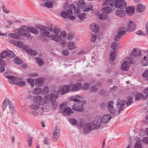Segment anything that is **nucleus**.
<instances>
[{
  "mask_svg": "<svg viewBox=\"0 0 148 148\" xmlns=\"http://www.w3.org/2000/svg\"><path fill=\"white\" fill-rule=\"evenodd\" d=\"M18 78L17 77L11 75L9 77V78L8 79V82L11 84H16Z\"/></svg>",
  "mask_w": 148,
  "mask_h": 148,
  "instance_id": "nucleus-28",
  "label": "nucleus"
},
{
  "mask_svg": "<svg viewBox=\"0 0 148 148\" xmlns=\"http://www.w3.org/2000/svg\"><path fill=\"white\" fill-rule=\"evenodd\" d=\"M49 31L44 29H40V34L41 36H39L38 38L39 40H42L44 42H47L45 38L43 36L48 37L50 40L57 42L61 41L62 38H65L66 32L64 30L60 32V29L57 28L53 29L52 27L49 28Z\"/></svg>",
  "mask_w": 148,
  "mask_h": 148,
  "instance_id": "nucleus-2",
  "label": "nucleus"
},
{
  "mask_svg": "<svg viewBox=\"0 0 148 148\" xmlns=\"http://www.w3.org/2000/svg\"><path fill=\"white\" fill-rule=\"evenodd\" d=\"M28 32H29L35 35H37L39 33L38 31L35 28L33 27H29L27 29Z\"/></svg>",
  "mask_w": 148,
  "mask_h": 148,
  "instance_id": "nucleus-37",
  "label": "nucleus"
},
{
  "mask_svg": "<svg viewBox=\"0 0 148 148\" xmlns=\"http://www.w3.org/2000/svg\"><path fill=\"white\" fill-rule=\"evenodd\" d=\"M10 72L9 71H8V72L6 71L3 73V75L6 78L8 79L9 78V77H10L11 75H10Z\"/></svg>",
  "mask_w": 148,
  "mask_h": 148,
  "instance_id": "nucleus-54",
  "label": "nucleus"
},
{
  "mask_svg": "<svg viewBox=\"0 0 148 148\" xmlns=\"http://www.w3.org/2000/svg\"><path fill=\"white\" fill-rule=\"evenodd\" d=\"M49 88L47 87H45L42 90V95H44L46 93H47L49 91Z\"/></svg>",
  "mask_w": 148,
  "mask_h": 148,
  "instance_id": "nucleus-56",
  "label": "nucleus"
},
{
  "mask_svg": "<svg viewBox=\"0 0 148 148\" xmlns=\"http://www.w3.org/2000/svg\"><path fill=\"white\" fill-rule=\"evenodd\" d=\"M14 62L16 64H20L22 62V60L16 57L14 59Z\"/></svg>",
  "mask_w": 148,
  "mask_h": 148,
  "instance_id": "nucleus-49",
  "label": "nucleus"
},
{
  "mask_svg": "<svg viewBox=\"0 0 148 148\" xmlns=\"http://www.w3.org/2000/svg\"><path fill=\"white\" fill-rule=\"evenodd\" d=\"M91 123L96 130L98 129L101 126L102 123L101 117L99 116H96Z\"/></svg>",
  "mask_w": 148,
  "mask_h": 148,
  "instance_id": "nucleus-10",
  "label": "nucleus"
},
{
  "mask_svg": "<svg viewBox=\"0 0 148 148\" xmlns=\"http://www.w3.org/2000/svg\"><path fill=\"white\" fill-rule=\"evenodd\" d=\"M126 101H124L123 100L118 99L116 103V106H118L119 110L118 113L119 114L123 110L124 105L126 103Z\"/></svg>",
  "mask_w": 148,
  "mask_h": 148,
  "instance_id": "nucleus-15",
  "label": "nucleus"
},
{
  "mask_svg": "<svg viewBox=\"0 0 148 148\" xmlns=\"http://www.w3.org/2000/svg\"><path fill=\"white\" fill-rule=\"evenodd\" d=\"M59 94V92L56 90L53 91L50 95H45L43 97L41 96H35L33 98V102L42 106V112H40V115H44L45 112L50 110L51 107L49 102L54 109L56 108L58 103L56 100Z\"/></svg>",
  "mask_w": 148,
  "mask_h": 148,
  "instance_id": "nucleus-1",
  "label": "nucleus"
},
{
  "mask_svg": "<svg viewBox=\"0 0 148 148\" xmlns=\"http://www.w3.org/2000/svg\"><path fill=\"white\" fill-rule=\"evenodd\" d=\"M36 60L39 65L42 66L43 65V61L41 59L38 58L36 59Z\"/></svg>",
  "mask_w": 148,
  "mask_h": 148,
  "instance_id": "nucleus-55",
  "label": "nucleus"
},
{
  "mask_svg": "<svg viewBox=\"0 0 148 148\" xmlns=\"http://www.w3.org/2000/svg\"><path fill=\"white\" fill-rule=\"evenodd\" d=\"M68 48L69 50H73L76 49L77 46L74 42L70 41L68 43Z\"/></svg>",
  "mask_w": 148,
  "mask_h": 148,
  "instance_id": "nucleus-31",
  "label": "nucleus"
},
{
  "mask_svg": "<svg viewBox=\"0 0 148 148\" xmlns=\"http://www.w3.org/2000/svg\"><path fill=\"white\" fill-rule=\"evenodd\" d=\"M97 36L95 34H92L91 36L90 41L91 42H94L96 39Z\"/></svg>",
  "mask_w": 148,
  "mask_h": 148,
  "instance_id": "nucleus-58",
  "label": "nucleus"
},
{
  "mask_svg": "<svg viewBox=\"0 0 148 148\" xmlns=\"http://www.w3.org/2000/svg\"><path fill=\"white\" fill-rule=\"evenodd\" d=\"M72 6L70 7L69 9L66 11H63L61 12L60 15L63 18H67L73 20L75 19V16L72 15V11L71 8Z\"/></svg>",
  "mask_w": 148,
  "mask_h": 148,
  "instance_id": "nucleus-9",
  "label": "nucleus"
},
{
  "mask_svg": "<svg viewBox=\"0 0 148 148\" xmlns=\"http://www.w3.org/2000/svg\"><path fill=\"white\" fill-rule=\"evenodd\" d=\"M7 114L10 113L12 115H14L15 112V108L14 105L11 103V104L8 106V109L7 110Z\"/></svg>",
  "mask_w": 148,
  "mask_h": 148,
  "instance_id": "nucleus-22",
  "label": "nucleus"
},
{
  "mask_svg": "<svg viewBox=\"0 0 148 148\" xmlns=\"http://www.w3.org/2000/svg\"><path fill=\"white\" fill-rule=\"evenodd\" d=\"M132 63V61L128 57L125 58L121 65V69L124 71H127L130 67V64Z\"/></svg>",
  "mask_w": 148,
  "mask_h": 148,
  "instance_id": "nucleus-7",
  "label": "nucleus"
},
{
  "mask_svg": "<svg viewBox=\"0 0 148 148\" xmlns=\"http://www.w3.org/2000/svg\"><path fill=\"white\" fill-rule=\"evenodd\" d=\"M133 102V98L132 97H130L128 99L127 103V106H128L132 104Z\"/></svg>",
  "mask_w": 148,
  "mask_h": 148,
  "instance_id": "nucleus-59",
  "label": "nucleus"
},
{
  "mask_svg": "<svg viewBox=\"0 0 148 148\" xmlns=\"http://www.w3.org/2000/svg\"><path fill=\"white\" fill-rule=\"evenodd\" d=\"M10 42L14 45L18 46L21 47H23V42L18 41H16L14 40H10Z\"/></svg>",
  "mask_w": 148,
  "mask_h": 148,
  "instance_id": "nucleus-29",
  "label": "nucleus"
},
{
  "mask_svg": "<svg viewBox=\"0 0 148 148\" xmlns=\"http://www.w3.org/2000/svg\"><path fill=\"white\" fill-rule=\"evenodd\" d=\"M115 14L117 16L122 18L126 15V11L123 10H117L115 12Z\"/></svg>",
  "mask_w": 148,
  "mask_h": 148,
  "instance_id": "nucleus-25",
  "label": "nucleus"
},
{
  "mask_svg": "<svg viewBox=\"0 0 148 148\" xmlns=\"http://www.w3.org/2000/svg\"><path fill=\"white\" fill-rule=\"evenodd\" d=\"M91 30L93 32H97L99 31V28L98 25L95 23H92L90 25Z\"/></svg>",
  "mask_w": 148,
  "mask_h": 148,
  "instance_id": "nucleus-24",
  "label": "nucleus"
},
{
  "mask_svg": "<svg viewBox=\"0 0 148 148\" xmlns=\"http://www.w3.org/2000/svg\"><path fill=\"white\" fill-rule=\"evenodd\" d=\"M91 122L86 123L84 126V133L85 134H87L90 132L92 130H96Z\"/></svg>",
  "mask_w": 148,
  "mask_h": 148,
  "instance_id": "nucleus-13",
  "label": "nucleus"
},
{
  "mask_svg": "<svg viewBox=\"0 0 148 148\" xmlns=\"http://www.w3.org/2000/svg\"><path fill=\"white\" fill-rule=\"evenodd\" d=\"M26 82L25 81H22L21 78H18L16 84L21 87H23L25 86L26 85Z\"/></svg>",
  "mask_w": 148,
  "mask_h": 148,
  "instance_id": "nucleus-38",
  "label": "nucleus"
},
{
  "mask_svg": "<svg viewBox=\"0 0 148 148\" xmlns=\"http://www.w3.org/2000/svg\"><path fill=\"white\" fill-rule=\"evenodd\" d=\"M93 5L92 4H90L89 6H88L86 8L84 9L83 10V11L85 12H87L93 10Z\"/></svg>",
  "mask_w": 148,
  "mask_h": 148,
  "instance_id": "nucleus-47",
  "label": "nucleus"
},
{
  "mask_svg": "<svg viewBox=\"0 0 148 148\" xmlns=\"http://www.w3.org/2000/svg\"><path fill=\"white\" fill-rule=\"evenodd\" d=\"M144 93L146 95L145 97H148V87L145 88L143 91Z\"/></svg>",
  "mask_w": 148,
  "mask_h": 148,
  "instance_id": "nucleus-62",
  "label": "nucleus"
},
{
  "mask_svg": "<svg viewBox=\"0 0 148 148\" xmlns=\"http://www.w3.org/2000/svg\"><path fill=\"white\" fill-rule=\"evenodd\" d=\"M32 92L35 95H39L40 94H42V90L40 88H36L32 90Z\"/></svg>",
  "mask_w": 148,
  "mask_h": 148,
  "instance_id": "nucleus-36",
  "label": "nucleus"
},
{
  "mask_svg": "<svg viewBox=\"0 0 148 148\" xmlns=\"http://www.w3.org/2000/svg\"><path fill=\"white\" fill-rule=\"evenodd\" d=\"M141 55V52L140 50L138 49H134L131 52L132 58H137Z\"/></svg>",
  "mask_w": 148,
  "mask_h": 148,
  "instance_id": "nucleus-17",
  "label": "nucleus"
},
{
  "mask_svg": "<svg viewBox=\"0 0 148 148\" xmlns=\"http://www.w3.org/2000/svg\"><path fill=\"white\" fill-rule=\"evenodd\" d=\"M85 103V101H83L76 102L73 107V109L77 111H80L84 108V106Z\"/></svg>",
  "mask_w": 148,
  "mask_h": 148,
  "instance_id": "nucleus-12",
  "label": "nucleus"
},
{
  "mask_svg": "<svg viewBox=\"0 0 148 148\" xmlns=\"http://www.w3.org/2000/svg\"><path fill=\"white\" fill-rule=\"evenodd\" d=\"M148 76V69L145 71L142 74V76L143 77H147Z\"/></svg>",
  "mask_w": 148,
  "mask_h": 148,
  "instance_id": "nucleus-64",
  "label": "nucleus"
},
{
  "mask_svg": "<svg viewBox=\"0 0 148 148\" xmlns=\"http://www.w3.org/2000/svg\"><path fill=\"white\" fill-rule=\"evenodd\" d=\"M134 148H142L141 143L140 141L137 142L134 145Z\"/></svg>",
  "mask_w": 148,
  "mask_h": 148,
  "instance_id": "nucleus-52",
  "label": "nucleus"
},
{
  "mask_svg": "<svg viewBox=\"0 0 148 148\" xmlns=\"http://www.w3.org/2000/svg\"><path fill=\"white\" fill-rule=\"evenodd\" d=\"M35 85L37 87L41 86L43 84V78L41 77L38 79H35Z\"/></svg>",
  "mask_w": 148,
  "mask_h": 148,
  "instance_id": "nucleus-32",
  "label": "nucleus"
},
{
  "mask_svg": "<svg viewBox=\"0 0 148 148\" xmlns=\"http://www.w3.org/2000/svg\"><path fill=\"white\" fill-rule=\"evenodd\" d=\"M26 26H23L16 29V32L19 35L26 36L28 39H31L32 37L30 36V34L28 32Z\"/></svg>",
  "mask_w": 148,
  "mask_h": 148,
  "instance_id": "nucleus-8",
  "label": "nucleus"
},
{
  "mask_svg": "<svg viewBox=\"0 0 148 148\" xmlns=\"http://www.w3.org/2000/svg\"><path fill=\"white\" fill-rule=\"evenodd\" d=\"M60 112L65 116H70L73 112L72 109L68 106L67 103L64 102L60 105Z\"/></svg>",
  "mask_w": 148,
  "mask_h": 148,
  "instance_id": "nucleus-4",
  "label": "nucleus"
},
{
  "mask_svg": "<svg viewBox=\"0 0 148 148\" xmlns=\"http://www.w3.org/2000/svg\"><path fill=\"white\" fill-rule=\"evenodd\" d=\"M143 99V100L146 99V97L144 96L141 93H139L136 96V100L137 101L139 100Z\"/></svg>",
  "mask_w": 148,
  "mask_h": 148,
  "instance_id": "nucleus-41",
  "label": "nucleus"
},
{
  "mask_svg": "<svg viewBox=\"0 0 148 148\" xmlns=\"http://www.w3.org/2000/svg\"><path fill=\"white\" fill-rule=\"evenodd\" d=\"M145 9V6L140 4H138L136 7V10L137 12L139 13L143 12L144 11Z\"/></svg>",
  "mask_w": 148,
  "mask_h": 148,
  "instance_id": "nucleus-34",
  "label": "nucleus"
},
{
  "mask_svg": "<svg viewBox=\"0 0 148 148\" xmlns=\"http://www.w3.org/2000/svg\"><path fill=\"white\" fill-rule=\"evenodd\" d=\"M27 51V52L31 55H36L37 54V52L34 50L28 49Z\"/></svg>",
  "mask_w": 148,
  "mask_h": 148,
  "instance_id": "nucleus-46",
  "label": "nucleus"
},
{
  "mask_svg": "<svg viewBox=\"0 0 148 148\" xmlns=\"http://www.w3.org/2000/svg\"><path fill=\"white\" fill-rule=\"evenodd\" d=\"M8 51H3L1 54V57L3 59L6 58L8 56Z\"/></svg>",
  "mask_w": 148,
  "mask_h": 148,
  "instance_id": "nucleus-48",
  "label": "nucleus"
},
{
  "mask_svg": "<svg viewBox=\"0 0 148 148\" xmlns=\"http://www.w3.org/2000/svg\"><path fill=\"white\" fill-rule=\"evenodd\" d=\"M69 122L71 125H76L77 127L80 128H82L83 127L84 123V122L82 120L79 123H78L77 121L74 118L69 119Z\"/></svg>",
  "mask_w": 148,
  "mask_h": 148,
  "instance_id": "nucleus-14",
  "label": "nucleus"
},
{
  "mask_svg": "<svg viewBox=\"0 0 148 148\" xmlns=\"http://www.w3.org/2000/svg\"><path fill=\"white\" fill-rule=\"evenodd\" d=\"M86 14L85 13L80 14H79L78 15L79 18L81 21L84 20L86 17Z\"/></svg>",
  "mask_w": 148,
  "mask_h": 148,
  "instance_id": "nucleus-45",
  "label": "nucleus"
},
{
  "mask_svg": "<svg viewBox=\"0 0 148 148\" xmlns=\"http://www.w3.org/2000/svg\"><path fill=\"white\" fill-rule=\"evenodd\" d=\"M11 103L12 102L9 100L6 99H5L2 105L3 111H4L6 110L7 106L8 105L9 106V105L11 104Z\"/></svg>",
  "mask_w": 148,
  "mask_h": 148,
  "instance_id": "nucleus-27",
  "label": "nucleus"
},
{
  "mask_svg": "<svg viewBox=\"0 0 148 148\" xmlns=\"http://www.w3.org/2000/svg\"><path fill=\"white\" fill-rule=\"evenodd\" d=\"M98 18L100 20H105L108 18V15L103 14H98L97 15Z\"/></svg>",
  "mask_w": 148,
  "mask_h": 148,
  "instance_id": "nucleus-42",
  "label": "nucleus"
},
{
  "mask_svg": "<svg viewBox=\"0 0 148 148\" xmlns=\"http://www.w3.org/2000/svg\"><path fill=\"white\" fill-rule=\"evenodd\" d=\"M116 51L114 50H111L109 55V58L111 61H113L115 57V53Z\"/></svg>",
  "mask_w": 148,
  "mask_h": 148,
  "instance_id": "nucleus-39",
  "label": "nucleus"
},
{
  "mask_svg": "<svg viewBox=\"0 0 148 148\" xmlns=\"http://www.w3.org/2000/svg\"><path fill=\"white\" fill-rule=\"evenodd\" d=\"M145 32L148 36V21H147L145 26Z\"/></svg>",
  "mask_w": 148,
  "mask_h": 148,
  "instance_id": "nucleus-61",
  "label": "nucleus"
},
{
  "mask_svg": "<svg viewBox=\"0 0 148 148\" xmlns=\"http://www.w3.org/2000/svg\"><path fill=\"white\" fill-rule=\"evenodd\" d=\"M136 34L138 35H144V33L142 32V31L140 29L138 30L136 32Z\"/></svg>",
  "mask_w": 148,
  "mask_h": 148,
  "instance_id": "nucleus-63",
  "label": "nucleus"
},
{
  "mask_svg": "<svg viewBox=\"0 0 148 148\" xmlns=\"http://www.w3.org/2000/svg\"><path fill=\"white\" fill-rule=\"evenodd\" d=\"M115 9L116 8L120 9H125L127 7V4L124 0H111Z\"/></svg>",
  "mask_w": 148,
  "mask_h": 148,
  "instance_id": "nucleus-6",
  "label": "nucleus"
},
{
  "mask_svg": "<svg viewBox=\"0 0 148 148\" xmlns=\"http://www.w3.org/2000/svg\"><path fill=\"white\" fill-rule=\"evenodd\" d=\"M125 11H126V13L130 16H132L133 15L135 11V8H134L131 7H129L127 8Z\"/></svg>",
  "mask_w": 148,
  "mask_h": 148,
  "instance_id": "nucleus-26",
  "label": "nucleus"
},
{
  "mask_svg": "<svg viewBox=\"0 0 148 148\" xmlns=\"http://www.w3.org/2000/svg\"><path fill=\"white\" fill-rule=\"evenodd\" d=\"M70 85L71 91H76L80 89L82 87V84L81 83L71 84Z\"/></svg>",
  "mask_w": 148,
  "mask_h": 148,
  "instance_id": "nucleus-16",
  "label": "nucleus"
},
{
  "mask_svg": "<svg viewBox=\"0 0 148 148\" xmlns=\"http://www.w3.org/2000/svg\"><path fill=\"white\" fill-rule=\"evenodd\" d=\"M99 3H102V6H105L101 9V12L103 14L108 15L114 10L111 0H99Z\"/></svg>",
  "mask_w": 148,
  "mask_h": 148,
  "instance_id": "nucleus-3",
  "label": "nucleus"
},
{
  "mask_svg": "<svg viewBox=\"0 0 148 148\" xmlns=\"http://www.w3.org/2000/svg\"><path fill=\"white\" fill-rule=\"evenodd\" d=\"M8 56L9 58H12L15 56V55L14 52L10 50H8Z\"/></svg>",
  "mask_w": 148,
  "mask_h": 148,
  "instance_id": "nucleus-51",
  "label": "nucleus"
},
{
  "mask_svg": "<svg viewBox=\"0 0 148 148\" xmlns=\"http://www.w3.org/2000/svg\"><path fill=\"white\" fill-rule=\"evenodd\" d=\"M112 118L111 115L109 114H106L103 115L101 117L102 123H106L108 122Z\"/></svg>",
  "mask_w": 148,
  "mask_h": 148,
  "instance_id": "nucleus-20",
  "label": "nucleus"
},
{
  "mask_svg": "<svg viewBox=\"0 0 148 148\" xmlns=\"http://www.w3.org/2000/svg\"><path fill=\"white\" fill-rule=\"evenodd\" d=\"M127 31V28L124 27H122L119 29L118 34L119 35H120V36H122L125 34Z\"/></svg>",
  "mask_w": 148,
  "mask_h": 148,
  "instance_id": "nucleus-35",
  "label": "nucleus"
},
{
  "mask_svg": "<svg viewBox=\"0 0 148 148\" xmlns=\"http://www.w3.org/2000/svg\"><path fill=\"white\" fill-rule=\"evenodd\" d=\"M29 139L27 141V143L29 147H31L32 145V138L29 135L28 136Z\"/></svg>",
  "mask_w": 148,
  "mask_h": 148,
  "instance_id": "nucleus-53",
  "label": "nucleus"
},
{
  "mask_svg": "<svg viewBox=\"0 0 148 148\" xmlns=\"http://www.w3.org/2000/svg\"><path fill=\"white\" fill-rule=\"evenodd\" d=\"M70 85H65L63 87L59 90L60 92L62 95L71 91Z\"/></svg>",
  "mask_w": 148,
  "mask_h": 148,
  "instance_id": "nucleus-21",
  "label": "nucleus"
},
{
  "mask_svg": "<svg viewBox=\"0 0 148 148\" xmlns=\"http://www.w3.org/2000/svg\"><path fill=\"white\" fill-rule=\"evenodd\" d=\"M82 99V97L78 95H77L75 96L72 97L71 98L72 100L75 101L76 102L81 101L80 99Z\"/></svg>",
  "mask_w": 148,
  "mask_h": 148,
  "instance_id": "nucleus-40",
  "label": "nucleus"
},
{
  "mask_svg": "<svg viewBox=\"0 0 148 148\" xmlns=\"http://www.w3.org/2000/svg\"><path fill=\"white\" fill-rule=\"evenodd\" d=\"M60 131L58 127H56L53 133V138L55 141H57L59 138Z\"/></svg>",
  "mask_w": 148,
  "mask_h": 148,
  "instance_id": "nucleus-18",
  "label": "nucleus"
},
{
  "mask_svg": "<svg viewBox=\"0 0 148 148\" xmlns=\"http://www.w3.org/2000/svg\"><path fill=\"white\" fill-rule=\"evenodd\" d=\"M62 53L64 56H67L69 54V52L67 49H64L62 50Z\"/></svg>",
  "mask_w": 148,
  "mask_h": 148,
  "instance_id": "nucleus-57",
  "label": "nucleus"
},
{
  "mask_svg": "<svg viewBox=\"0 0 148 148\" xmlns=\"http://www.w3.org/2000/svg\"><path fill=\"white\" fill-rule=\"evenodd\" d=\"M90 89V92H92L96 91L97 90V88L95 86H92L91 87Z\"/></svg>",
  "mask_w": 148,
  "mask_h": 148,
  "instance_id": "nucleus-60",
  "label": "nucleus"
},
{
  "mask_svg": "<svg viewBox=\"0 0 148 148\" xmlns=\"http://www.w3.org/2000/svg\"><path fill=\"white\" fill-rule=\"evenodd\" d=\"M114 103L113 101H111L108 102V108L110 112L112 114L115 113L116 110L113 107Z\"/></svg>",
  "mask_w": 148,
  "mask_h": 148,
  "instance_id": "nucleus-19",
  "label": "nucleus"
},
{
  "mask_svg": "<svg viewBox=\"0 0 148 148\" xmlns=\"http://www.w3.org/2000/svg\"><path fill=\"white\" fill-rule=\"evenodd\" d=\"M26 81L30 84L32 88L34 87L35 85L34 79L31 78H28L27 79Z\"/></svg>",
  "mask_w": 148,
  "mask_h": 148,
  "instance_id": "nucleus-44",
  "label": "nucleus"
},
{
  "mask_svg": "<svg viewBox=\"0 0 148 148\" xmlns=\"http://www.w3.org/2000/svg\"><path fill=\"white\" fill-rule=\"evenodd\" d=\"M127 31L132 32L134 31L136 27L135 23L133 21L128 20L127 22Z\"/></svg>",
  "mask_w": 148,
  "mask_h": 148,
  "instance_id": "nucleus-11",
  "label": "nucleus"
},
{
  "mask_svg": "<svg viewBox=\"0 0 148 148\" xmlns=\"http://www.w3.org/2000/svg\"><path fill=\"white\" fill-rule=\"evenodd\" d=\"M78 7L79 9H84L86 7V4L83 0H79L77 3Z\"/></svg>",
  "mask_w": 148,
  "mask_h": 148,
  "instance_id": "nucleus-33",
  "label": "nucleus"
},
{
  "mask_svg": "<svg viewBox=\"0 0 148 148\" xmlns=\"http://www.w3.org/2000/svg\"><path fill=\"white\" fill-rule=\"evenodd\" d=\"M140 64L143 66H146L148 65V54L144 56L141 60Z\"/></svg>",
  "mask_w": 148,
  "mask_h": 148,
  "instance_id": "nucleus-23",
  "label": "nucleus"
},
{
  "mask_svg": "<svg viewBox=\"0 0 148 148\" xmlns=\"http://www.w3.org/2000/svg\"><path fill=\"white\" fill-rule=\"evenodd\" d=\"M40 105L35 103L33 102V104L29 106V113L34 116L40 115V112L38 111L40 108Z\"/></svg>",
  "mask_w": 148,
  "mask_h": 148,
  "instance_id": "nucleus-5",
  "label": "nucleus"
},
{
  "mask_svg": "<svg viewBox=\"0 0 148 148\" xmlns=\"http://www.w3.org/2000/svg\"><path fill=\"white\" fill-rule=\"evenodd\" d=\"M55 2L54 1H47L42 5V6L47 7L48 8H52L54 5Z\"/></svg>",
  "mask_w": 148,
  "mask_h": 148,
  "instance_id": "nucleus-30",
  "label": "nucleus"
},
{
  "mask_svg": "<svg viewBox=\"0 0 148 148\" xmlns=\"http://www.w3.org/2000/svg\"><path fill=\"white\" fill-rule=\"evenodd\" d=\"M111 48L112 49L111 50L115 51H116V44L115 42H114L111 44Z\"/></svg>",
  "mask_w": 148,
  "mask_h": 148,
  "instance_id": "nucleus-50",
  "label": "nucleus"
},
{
  "mask_svg": "<svg viewBox=\"0 0 148 148\" xmlns=\"http://www.w3.org/2000/svg\"><path fill=\"white\" fill-rule=\"evenodd\" d=\"M9 36L10 38L16 39H19L20 38L19 35L15 33H10L9 34Z\"/></svg>",
  "mask_w": 148,
  "mask_h": 148,
  "instance_id": "nucleus-43",
  "label": "nucleus"
}]
</instances>
